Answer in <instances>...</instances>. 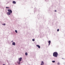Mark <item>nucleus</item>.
I'll return each instance as SVG.
<instances>
[{
  "label": "nucleus",
  "instance_id": "obj_1",
  "mask_svg": "<svg viewBox=\"0 0 65 65\" xmlns=\"http://www.w3.org/2000/svg\"><path fill=\"white\" fill-rule=\"evenodd\" d=\"M58 55V53L57 52H54L53 53V56L55 57H57Z\"/></svg>",
  "mask_w": 65,
  "mask_h": 65
},
{
  "label": "nucleus",
  "instance_id": "obj_5",
  "mask_svg": "<svg viewBox=\"0 0 65 65\" xmlns=\"http://www.w3.org/2000/svg\"><path fill=\"white\" fill-rule=\"evenodd\" d=\"M44 64V62H43V61H42L41 63V65H43Z\"/></svg>",
  "mask_w": 65,
  "mask_h": 65
},
{
  "label": "nucleus",
  "instance_id": "obj_17",
  "mask_svg": "<svg viewBox=\"0 0 65 65\" xmlns=\"http://www.w3.org/2000/svg\"><path fill=\"white\" fill-rule=\"evenodd\" d=\"M57 64L58 65H59L60 64V63H57Z\"/></svg>",
  "mask_w": 65,
  "mask_h": 65
},
{
  "label": "nucleus",
  "instance_id": "obj_8",
  "mask_svg": "<svg viewBox=\"0 0 65 65\" xmlns=\"http://www.w3.org/2000/svg\"><path fill=\"white\" fill-rule=\"evenodd\" d=\"M12 44L13 45H15V42H13V43H12Z\"/></svg>",
  "mask_w": 65,
  "mask_h": 65
},
{
  "label": "nucleus",
  "instance_id": "obj_19",
  "mask_svg": "<svg viewBox=\"0 0 65 65\" xmlns=\"http://www.w3.org/2000/svg\"><path fill=\"white\" fill-rule=\"evenodd\" d=\"M55 12H57V10H55Z\"/></svg>",
  "mask_w": 65,
  "mask_h": 65
},
{
  "label": "nucleus",
  "instance_id": "obj_16",
  "mask_svg": "<svg viewBox=\"0 0 65 65\" xmlns=\"http://www.w3.org/2000/svg\"><path fill=\"white\" fill-rule=\"evenodd\" d=\"M59 31V29H58L57 30V31Z\"/></svg>",
  "mask_w": 65,
  "mask_h": 65
},
{
  "label": "nucleus",
  "instance_id": "obj_13",
  "mask_svg": "<svg viewBox=\"0 0 65 65\" xmlns=\"http://www.w3.org/2000/svg\"><path fill=\"white\" fill-rule=\"evenodd\" d=\"M32 41H35V40L34 39H32Z\"/></svg>",
  "mask_w": 65,
  "mask_h": 65
},
{
  "label": "nucleus",
  "instance_id": "obj_10",
  "mask_svg": "<svg viewBox=\"0 0 65 65\" xmlns=\"http://www.w3.org/2000/svg\"><path fill=\"white\" fill-rule=\"evenodd\" d=\"M17 63H18L19 64H20V61H19L18 62H17Z\"/></svg>",
  "mask_w": 65,
  "mask_h": 65
},
{
  "label": "nucleus",
  "instance_id": "obj_6",
  "mask_svg": "<svg viewBox=\"0 0 65 65\" xmlns=\"http://www.w3.org/2000/svg\"><path fill=\"white\" fill-rule=\"evenodd\" d=\"M10 13H11L10 12H8L7 13V14H8V15H10Z\"/></svg>",
  "mask_w": 65,
  "mask_h": 65
},
{
  "label": "nucleus",
  "instance_id": "obj_9",
  "mask_svg": "<svg viewBox=\"0 0 65 65\" xmlns=\"http://www.w3.org/2000/svg\"><path fill=\"white\" fill-rule=\"evenodd\" d=\"M13 4H15V3H16V2H15V1H13Z\"/></svg>",
  "mask_w": 65,
  "mask_h": 65
},
{
  "label": "nucleus",
  "instance_id": "obj_2",
  "mask_svg": "<svg viewBox=\"0 0 65 65\" xmlns=\"http://www.w3.org/2000/svg\"><path fill=\"white\" fill-rule=\"evenodd\" d=\"M7 11H9V12H10L11 13H12V11L11 10H10L9 9H8L7 10Z\"/></svg>",
  "mask_w": 65,
  "mask_h": 65
},
{
  "label": "nucleus",
  "instance_id": "obj_12",
  "mask_svg": "<svg viewBox=\"0 0 65 65\" xmlns=\"http://www.w3.org/2000/svg\"><path fill=\"white\" fill-rule=\"evenodd\" d=\"M15 32H16V33H18V31H17V30H15Z\"/></svg>",
  "mask_w": 65,
  "mask_h": 65
},
{
  "label": "nucleus",
  "instance_id": "obj_15",
  "mask_svg": "<svg viewBox=\"0 0 65 65\" xmlns=\"http://www.w3.org/2000/svg\"><path fill=\"white\" fill-rule=\"evenodd\" d=\"M6 8H9L8 7H6Z\"/></svg>",
  "mask_w": 65,
  "mask_h": 65
},
{
  "label": "nucleus",
  "instance_id": "obj_4",
  "mask_svg": "<svg viewBox=\"0 0 65 65\" xmlns=\"http://www.w3.org/2000/svg\"><path fill=\"white\" fill-rule=\"evenodd\" d=\"M36 46L37 47H38V48H40V46L39 45H37Z\"/></svg>",
  "mask_w": 65,
  "mask_h": 65
},
{
  "label": "nucleus",
  "instance_id": "obj_11",
  "mask_svg": "<svg viewBox=\"0 0 65 65\" xmlns=\"http://www.w3.org/2000/svg\"><path fill=\"white\" fill-rule=\"evenodd\" d=\"M25 55L26 56H27L28 55V53H25Z\"/></svg>",
  "mask_w": 65,
  "mask_h": 65
},
{
  "label": "nucleus",
  "instance_id": "obj_14",
  "mask_svg": "<svg viewBox=\"0 0 65 65\" xmlns=\"http://www.w3.org/2000/svg\"><path fill=\"white\" fill-rule=\"evenodd\" d=\"M52 62H53V63H55V61H52Z\"/></svg>",
  "mask_w": 65,
  "mask_h": 65
},
{
  "label": "nucleus",
  "instance_id": "obj_7",
  "mask_svg": "<svg viewBox=\"0 0 65 65\" xmlns=\"http://www.w3.org/2000/svg\"><path fill=\"white\" fill-rule=\"evenodd\" d=\"M48 43H49V45H50V43H51V41H48Z\"/></svg>",
  "mask_w": 65,
  "mask_h": 65
},
{
  "label": "nucleus",
  "instance_id": "obj_3",
  "mask_svg": "<svg viewBox=\"0 0 65 65\" xmlns=\"http://www.w3.org/2000/svg\"><path fill=\"white\" fill-rule=\"evenodd\" d=\"M22 58L21 57L20 58H19V62H21V60H22Z\"/></svg>",
  "mask_w": 65,
  "mask_h": 65
},
{
  "label": "nucleus",
  "instance_id": "obj_18",
  "mask_svg": "<svg viewBox=\"0 0 65 65\" xmlns=\"http://www.w3.org/2000/svg\"><path fill=\"white\" fill-rule=\"evenodd\" d=\"M3 25L4 26H5V25L6 24H3Z\"/></svg>",
  "mask_w": 65,
  "mask_h": 65
}]
</instances>
